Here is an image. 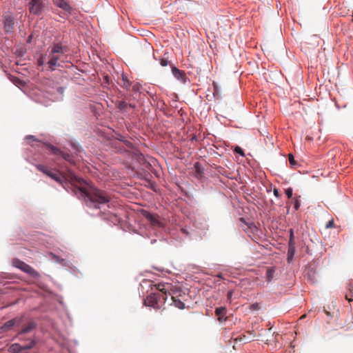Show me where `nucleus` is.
<instances>
[{
	"instance_id": "f257e3e1",
	"label": "nucleus",
	"mask_w": 353,
	"mask_h": 353,
	"mask_svg": "<svg viewBox=\"0 0 353 353\" xmlns=\"http://www.w3.org/2000/svg\"><path fill=\"white\" fill-rule=\"evenodd\" d=\"M80 185L78 188L81 195L85 199V204L89 208H99V205L108 203L110 201V195L105 191L85 183L83 179L74 177Z\"/></svg>"
},
{
	"instance_id": "f03ea898",
	"label": "nucleus",
	"mask_w": 353,
	"mask_h": 353,
	"mask_svg": "<svg viewBox=\"0 0 353 353\" xmlns=\"http://www.w3.org/2000/svg\"><path fill=\"white\" fill-rule=\"evenodd\" d=\"M159 292L151 293L144 300L146 306L152 307L156 310L160 309L167 300L168 295H171L173 286L171 283H160L155 285Z\"/></svg>"
},
{
	"instance_id": "7ed1b4c3",
	"label": "nucleus",
	"mask_w": 353,
	"mask_h": 353,
	"mask_svg": "<svg viewBox=\"0 0 353 353\" xmlns=\"http://www.w3.org/2000/svg\"><path fill=\"white\" fill-rule=\"evenodd\" d=\"M68 49L65 46H63L60 43H54L48 48V61L46 65L51 71H54L57 68L61 66L59 61L63 62L62 58L68 52Z\"/></svg>"
},
{
	"instance_id": "20e7f679",
	"label": "nucleus",
	"mask_w": 353,
	"mask_h": 353,
	"mask_svg": "<svg viewBox=\"0 0 353 353\" xmlns=\"http://www.w3.org/2000/svg\"><path fill=\"white\" fill-rule=\"evenodd\" d=\"M36 168L38 170L42 172L43 174L50 177L55 181L58 182L60 184H63L64 177L61 174V173L58 170H50L47 166L41 164L36 165Z\"/></svg>"
},
{
	"instance_id": "39448f33",
	"label": "nucleus",
	"mask_w": 353,
	"mask_h": 353,
	"mask_svg": "<svg viewBox=\"0 0 353 353\" xmlns=\"http://www.w3.org/2000/svg\"><path fill=\"white\" fill-rule=\"evenodd\" d=\"M45 8L44 0H31L28 3V10L30 14L39 16Z\"/></svg>"
},
{
	"instance_id": "423d86ee",
	"label": "nucleus",
	"mask_w": 353,
	"mask_h": 353,
	"mask_svg": "<svg viewBox=\"0 0 353 353\" xmlns=\"http://www.w3.org/2000/svg\"><path fill=\"white\" fill-rule=\"evenodd\" d=\"M12 264L14 267L21 270L24 272L30 274L33 277H37L39 276V274L37 271H36L34 268H32L30 265L26 264L23 261L15 259L12 261Z\"/></svg>"
},
{
	"instance_id": "0eeeda50",
	"label": "nucleus",
	"mask_w": 353,
	"mask_h": 353,
	"mask_svg": "<svg viewBox=\"0 0 353 353\" xmlns=\"http://www.w3.org/2000/svg\"><path fill=\"white\" fill-rule=\"evenodd\" d=\"M3 30L6 33L10 34L14 31V17L11 14L3 16Z\"/></svg>"
},
{
	"instance_id": "6e6552de",
	"label": "nucleus",
	"mask_w": 353,
	"mask_h": 353,
	"mask_svg": "<svg viewBox=\"0 0 353 353\" xmlns=\"http://www.w3.org/2000/svg\"><path fill=\"white\" fill-rule=\"evenodd\" d=\"M24 315L17 316L6 322L1 327L3 332L9 331L13 326L20 325L23 321Z\"/></svg>"
},
{
	"instance_id": "1a4fd4ad",
	"label": "nucleus",
	"mask_w": 353,
	"mask_h": 353,
	"mask_svg": "<svg viewBox=\"0 0 353 353\" xmlns=\"http://www.w3.org/2000/svg\"><path fill=\"white\" fill-rule=\"evenodd\" d=\"M46 147L54 154L61 156L63 159H64L65 161H67L68 162H70V163L72 162V157L69 153L61 151L60 149H59L50 144H46Z\"/></svg>"
},
{
	"instance_id": "9d476101",
	"label": "nucleus",
	"mask_w": 353,
	"mask_h": 353,
	"mask_svg": "<svg viewBox=\"0 0 353 353\" xmlns=\"http://www.w3.org/2000/svg\"><path fill=\"white\" fill-rule=\"evenodd\" d=\"M145 217L147 219L148 221H150V223L153 225V226H157V227H159V228H162L163 227V223L159 220V216H154L153 214H151L148 212H147L145 214Z\"/></svg>"
},
{
	"instance_id": "9b49d317",
	"label": "nucleus",
	"mask_w": 353,
	"mask_h": 353,
	"mask_svg": "<svg viewBox=\"0 0 353 353\" xmlns=\"http://www.w3.org/2000/svg\"><path fill=\"white\" fill-rule=\"evenodd\" d=\"M226 308L225 307H217L215 310V314L217 316L218 321L219 322L225 321L227 319L226 315Z\"/></svg>"
},
{
	"instance_id": "f8f14e48",
	"label": "nucleus",
	"mask_w": 353,
	"mask_h": 353,
	"mask_svg": "<svg viewBox=\"0 0 353 353\" xmlns=\"http://www.w3.org/2000/svg\"><path fill=\"white\" fill-rule=\"evenodd\" d=\"M37 327L36 323L31 320L28 324L23 327V329L19 332V334H27L34 330Z\"/></svg>"
},
{
	"instance_id": "ddd939ff",
	"label": "nucleus",
	"mask_w": 353,
	"mask_h": 353,
	"mask_svg": "<svg viewBox=\"0 0 353 353\" xmlns=\"http://www.w3.org/2000/svg\"><path fill=\"white\" fill-rule=\"evenodd\" d=\"M55 4L62 8L63 10L67 11V12H70L71 10V7L70 6V5L66 2L64 0H57L55 1Z\"/></svg>"
},
{
	"instance_id": "4468645a",
	"label": "nucleus",
	"mask_w": 353,
	"mask_h": 353,
	"mask_svg": "<svg viewBox=\"0 0 353 353\" xmlns=\"http://www.w3.org/2000/svg\"><path fill=\"white\" fill-rule=\"evenodd\" d=\"M116 107L123 112H126L128 110V103L123 101H118L116 103Z\"/></svg>"
},
{
	"instance_id": "2eb2a0df",
	"label": "nucleus",
	"mask_w": 353,
	"mask_h": 353,
	"mask_svg": "<svg viewBox=\"0 0 353 353\" xmlns=\"http://www.w3.org/2000/svg\"><path fill=\"white\" fill-rule=\"evenodd\" d=\"M172 296V303H173V305L180 309V310H183L185 308V303L183 302H182L181 300L179 299H176V297H174L172 294L170 295Z\"/></svg>"
},
{
	"instance_id": "dca6fc26",
	"label": "nucleus",
	"mask_w": 353,
	"mask_h": 353,
	"mask_svg": "<svg viewBox=\"0 0 353 353\" xmlns=\"http://www.w3.org/2000/svg\"><path fill=\"white\" fill-rule=\"evenodd\" d=\"M172 72L173 75L178 79H182L185 76L184 72L176 67H172Z\"/></svg>"
},
{
	"instance_id": "f3484780",
	"label": "nucleus",
	"mask_w": 353,
	"mask_h": 353,
	"mask_svg": "<svg viewBox=\"0 0 353 353\" xmlns=\"http://www.w3.org/2000/svg\"><path fill=\"white\" fill-rule=\"evenodd\" d=\"M275 272L274 267H268L266 272V280L268 282H270L274 277Z\"/></svg>"
},
{
	"instance_id": "a211bd4d",
	"label": "nucleus",
	"mask_w": 353,
	"mask_h": 353,
	"mask_svg": "<svg viewBox=\"0 0 353 353\" xmlns=\"http://www.w3.org/2000/svg\"><path fill=\"white\" fill-rule=\"evenodd\" d=\"M194 168L196 170V176L199 178L203 175V169L201 166V164L199 162H196L194 164Z\"/></svg>"
},
{
	"instance_id": "6ab92c4d",
	"label": "nucleus",
	"mask_w": 353,
	"mask_h": 353,
	"mask_svg": "<svg viewBox=\"0 0 353 353\" xmlns=\"http://www.w3.org/2000/svg\"><path fill=\"white\" fill-rule=\"evenodd\" d=\"M288 160L292 167L296 165L297 163L296 162L294 157L292 154H288Z\"/></svg>"
},
{
	"instance_id": "aec40b11",
	"label": "nucleus",
	"mask_w": 353,
	"mask_h": 353,
	"mask_svg": "<svg viewBox=\"0 0 353 353\" xmlns=\"http://www.w3.org/2000/svg\"><path fill=\"white\" fill-rule=\"evenodd\" d=\"M35 342L34 341H30L28 345H25L21 347V350H29L33 347Z\"/></svg>"
},
{
	"instance_id": "412c9836",
	"label": "nucleus",
	"mask_w": 353,
	"mask_h": 353,
	"mask_svg": "<svg viewBox=\"0 0 353 353\" xmlns=\"http://www.w3.org/2000/svg\"><path fill=\"white\" fill-rule=\"evenodd\" d=\"M301 205L300 200L298 198L294 199V208L295 210H298Z\"/></svg>"
},
{
	"instance_id": "4be33fe9",
	"label": "nucleus",
	"mask_w": 353,
	"mask_h": 353,
	"mask_svg": "<svg viewBox=\"0 0 353 353\" xmlns=\"http://www.w3.org/2000/svg\"><path fill=\"white\" fill-rule=\"evenodd\" d=\"M44 63H45L44 56L43 54H41V57L37 60V65L41 66L44 64Z\"/></svg>"
},
{
	"instance_id": "5701e85b",
	"label": "nucleus",
	"mask_w": 353,
	"mask_h": 353,
	"mask_svg": "<svg viewBox=\"0 0 353 353\" xmlns=\"http://www.w3.org/2000/svg\"><path fill=\"white\" fill-rule=\"evenodd\" d=\"M250 308L252 310H257L260 308L259 304L258 303H254L250 305Z\"/></svg>"
},
{
	"instance_id": "b1692460",
	"label": "nucleus",
	"mask_w": 353,
	"mask_h": 353,
	"mask_svg": "<svg viewBox=\"0 0 353 353\" xmlns=\"http://www.w3.org/2000/svg\"><path fill=\"white\" fill-rule=\"evenodd\" d=\"M285 194L289 199L291 198L292 196V189L290 188L286 189Z\"/></svg>"
},
{
	"instance_id": "393cba45",
	"label": "nucleus",
	"mask_w": 353,
	"mask_h": 353,
	"mask_svg": "<svg viewBox=\"0 0 353 353\" xmlns=\"http://www.w3.org/2000/svg\"><path fill=\"white\" fill-rule=\"evenodd\" d=\"M160 63L162 66H166L169 64V61L167 59L162 58L160 60Z\"/></svg>"
},
{
	"instance_id": "a878e982",
	"label": "nucleus",
	"mask_w": 353,
	"mask_h": 353,
	"mask_svg": "<svg viewBox=\"0 0 353 353\" xmlns=\"http://www.w3.org/2000/svg\"><path fill=\"white\" fill-rule=\"evenodd\" d=\"M26 140H31L32 141H38L37 139L33 135H28L26 137Z\"/></svg>"
},
{
	"instance_id": "bb28decb",
	"label": "nucleus",
	"mask_w": 353,
	"mask_h": 353,
	"mask_svg": "<svg viewBox=\"0 0 353 353\" xmlns=\"http://www.w3.org/2000/svg\"><path fill=\"white\" fill-rule=\"evenodd\" d=\"M326 228H331L334 227V220H330L326 224Z\"/></svg>"
},
{
	"instance_id": "cd10ccee",
	"label": "nucleus",
	"mask_w": 353,
	"mask_h": 353,
	"mask_svg": "<svg viewBox=\"0 0 353 353\" xmlns=\"http://www.w3.org/2000/svg\"><path fill=\"white\" fill-rule=\"evenodd\" d=\"M235 152L236 153L241 154V156H244V152H243V150L239 147H236V148L235 149Z\"/></svg>"
},
{
	"instance_id": "c85d7f7f",
	"label": "nucleus",
	"mask_w": 353,
	"mask_h": 353,
	"mask_svg": "<svg viewBox=\"0 0 353 353\" xmlns=\"http://www.w3.org/2000/svg\"><path fill=\"white\" fill-rule=\"evenodd\" d=\"M233 293H234V291H233L232 290H230V291H228V294H227V299H228V300H230V301L231 300L232 296V295H233Z\"/></svg>"
},
{
	"instance_id": "c756f323",
	"label": "nucleus",
	"mask_w": 353,
	"mask_h": 353,
	"mask_svg": "<svg viewBox=\"0 0 353 353\" xmlns=\"http://www.w3.org/2000/svg\"><path fill=\"white\" fill-rule=\"evenodd\" d=\"M273 193H274V195L275 196H276V197H278V198L280 196L279 192L278 189L274 188V189L273 190Z\"/></svg>"
},
{
	"instance_id": "7c9ffc66",
	"label": "nucleus",
	"mask_w": 353,
	"mask_h": 353,
	"mask_svg": "<svg viewBox=\"0 0 353 353\" xmlns=\"http://www.w3.org/2000/svg\"><path fill=\"white\" fill-rule=\"evenodd\" d=\"M352 295H349V294H346L345 295V299L348 301H352Z\"/></svg>"
},
{
	"instance_id": "2f4dec72",
	"label": "nucleus",
	"mask_w": 353,
	"mask_h": 353,
	"mask_svg": "<svg viewBox=\"0 0 353 353\" xmlns=\"http://www.w3.org/2000/svg\"><path fill=\"white\" fill-rule=\"evenodd\" d=\"M129 108H135V105L134 104H131V103H128V109Z\"/></svg>"
},
{
	"instance_id": "473e14b6",
	"label": "nucleus",
	"mask_w": 353,
	"mask_h": 353,
	"mask_svg": "<svg viewBox=\"0 0 353 353\" xmlns=\"http://www.w3.org/2000/svg\"><path fill=\"white\" fill-rule=\"evenodd\" d=\"M292 237H293V232H292V231H291L290 244H291V243H292Z\"/></svg>"
},
{
	"instance_id": "72a5a7b5",
	"label": "nucleus",
	"mask_w": 353,
	"mask_h": 353,
	"mask_svg": "<svg viewBox=\"0 0 353 353\" xmlns=\"http://www.w3.org/2000/svg\"><path fill=\"white\" fill-rule=\"evenodd\" d=\"M217 276V277H219V278H220V279H222V278H223V277H222V274H217V276Z\"/></svg>"
},
{
	"instance_id": "f704fd0d",
	"label": "nucleus",
	"mask_w": 353,
	"mask_h": 353,
	"mask_svg": "<svg viewBox=\"0 0 353 353\" xmlns=\"http://www.w3.org/2000/svg\"><path fill=\"white\" fill-rule=\"evenodd\" d=\"M350 290L351 292L353 293V288H352V289H350Z\"/></svg>"
}]
</instances>
